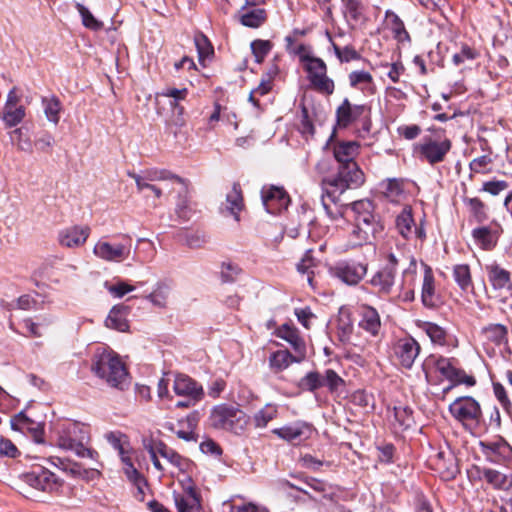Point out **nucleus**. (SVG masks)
I'll list each match as a JSON object with an SVG mask.
<instances>
[{
  "label": "nucleus",
  "mask_w": 512,
  "mask_h": 512,
  "mask_svg": "<svg viewBox=\"0 0 512 512\" xmlns=\"http://www.w3.org/2000/svg\"><path fill=\"white\" fill-rule=\"evenodd\" d=\"M475 242L483 249H492L497 242V236L487 227L475 228L472 232Z\"/></svg>",
  "instance_id": "obj_37"
},
{
  "label": "nucleus",
  "mask_w": 512,
  "mask_h": 512,
  "mask_svg": "<svg viewBox=\"0 0 512 512\" xmlns=\"http://www.w3.org/2000/svg\"><path fill=\"white\" fill-rule=\"evenodd\" d=\"M488 280L494 290L499 291L501 294H507L512 290V281L510 273L504 268L500 267L497 263H492L486 266Z\"/></svg>",
  "instance_id": "obj_24"
},
{
  "label": "nucleus",
  "mask_w": 512,
  "mask_h": 512,
  "mask_svg": "<svg viewBox=\"0 0 512 512\" xmlns=\"http://www.w3.org/2000/svg\"><path fill=\"white\" fill-rule=\"evenodd\" d=\"M23 132L17 128L10 133V138L13 144L22 151H31V143L28 139H22Z\"/></svg>",
  "instance_id": "obj_63"
},
{
  "label": "nucleus",
  "mask_w": 512,
  "mask_h": 512,
  "mask_svg": "<svg viewBox=\"0 0 512 512\" xmlns=\"http://www.w3.org/2000/svg\"><path fill=\"white\" fill-rule=\"evenodd\" d=\"M143 446L144 449L148 452L154 468L160 472H165L166 467L159 460L160 454L157 451L158 449H161V441H156L153 439H144Z\"/></svg>",
  "instance_id": "obj_39"
},
{
  "label": "nucleus",
  "mask_w": 512,
  "mask_h": 512,
  "mask_svg": "<svg viewBox=\"0 0 512 512\" xmlns=\"http://www.w3.org/2000/svg\"><path fill=\"white\" fill-rule=\"evenodd\" d=\"M123 473L125 474L128 481L132 484L141 488V485L145 483V480L141 473L135 468L134 464L128 466H122Z\"/></svg>",
  "instance_id": "obj_60"
},
{
  "label": "nucleus",
  "mask_w": 512,
  "mask_h": 512,
  "mask_svg": "<svg viewBox=\"0 0 512 512\" xmlns=\"http://www.w3.org/2000/svg\"><path fill=\"white\" fill-rule=\"evenodd\" d=\"M324 386H327L331 392L337 391L341 386L344 385V380L334 371L328 369L322 376Z\"/></svg>",
  "instance_id": "obj_57"
},
{
  "label": "nucleus",
  "mask_w": 512,
  "mask_h": 512,
  "mask_svg": "<svg viewBox=\"0 0 512 512\" xmlns=\"http://www.w3.org/2000/svg\"><path fill=\"white\" fill-rule=\"evenodd\" d=\"M360 145L356 141H342L333 145V154L340 163L336 176L322 181L323 193L336 202L348 189H354L364 183V173L354 161Z\"/></svg>",
  "instance_id": "obj_1"
},
{
  "label": "nucleus",
  "mask_w": 512,
  "mask_h": 512,
  "mask_svg": "<svg viewBox=\"0 0 512 512\" xmlns=\"http://www.w3.org/2000/svg\"><path fill=\"white\" fill-rule=\"evenodd\" d=\"M169 295V287L166 284L159 283L154 290L147 296L148 300L157 307H165Z\"/></svg>",
  "instance_id": "obj_46"
},
{
  "label": "nucleus",
  "mask_w": 512,
  "mask_h": 512,
  "mask_svg": "<svg viewBox=\"0 0 512 512\" xmlns=\"http://www.w3.org/2000/svg\"><path fill=\"white\" fill-rule=\"evenodd\" d=\"M386 19L390 25L392 32L395 34L397 38L402 39V36H407L404 23L397 14H395L392 11H387Z\"/></svg>",
  "instance_id": "obj_52"
},
{
  "label": "nucleus",
  "mask_w": 512,
  "mask_h": 512,
  "mask_svg": "<svg viewBox=\"0 0 512 512\" xmlns=\"http://www.w3.org/2000/svg\"><path fill=\"white\" fill-rule=\"evenodd\" d=\"M26 481L34 488L53 492L57 491L62 484L59 478L44 467H38L26 474Z\"/></svg>",
  "instance_id": "obj_15"
},
{
  "label": "nucleus",
  "mask_w": 512,
  "mask_h": 512,
  "mask_svg": "<svg viewBox=\"0 0 512 512\" xmlns=\"http://www.w3.org/2000/svg\"><path fill=\"white\" fill-rule=\"evenodd\" d=\"M363 106L352 105L348 99H344L336 111L337 122L342 127H347L363 113Z\"/></svg>",
  "instance_id": "obj_28"
},
{
  "label": "nucleus",
  "mask_w": 512,
  "mask_h": 512,
  "mask_svg": "<svg viewBox=\"0 0 512 512\" xmlns=\"http://www.w3.org/2000/svg\"><path fill=\"white\" fill-rule=\"evenodd\" d=\"M160 448L161 449H158L157 451L159 452L160 457L165 460L166 471L170 474V476H179L180 474L187 473L191 469L192 463L190 460L182 457L162 441Z\"/></svg>",
  "instance_id": "obj_14"
},
{
  "label": "nucleus",
  "mask_w": 512,
  "mask_h": 512,
  "mask_svg": "<svg viewBox=\"0 0 512 512\" xmlns=\"http://www.w3.org/2000/svg\"><path fill=\"white\" fill-rule=\"evenodd\" d=\"M382 186L384 195L393 202H398L404 194L403 181L401 180L388 179L383 182Z\"/></svg>",
  "instance_id": "obj_41"
},
{
  "label": "nucleus",
  "mask_w": 512,
  "mask_h": 512,
  "mask_svg": "<svg viewBox=\"0 0 512 512\" xmlns=\"http://www.w3.org/2000/svg\"><path fill=\"white\" fill-rule=\"evenodd\" d=\"M187 96V89H175L168 88L163 90L158 94V97H162L167 99L168 104L170 105L174 114L181 116L183 113V107L180 105V102L184 100Z\"/></svg>",
  "instance_id": "obj_32"
},
{
  "label": "nucleus",
  "mask_w": 512,
  "mask_h": 512,
  "mask_svg": "<svg viewBox=\"0 0 512 512\" xmlns=\"http://www.w3.org/2000/svg\"><path fill=\"white\" fill-rule=\"evenodd\" d=\"M436 370L453 384L447 387L444 392L450 390L453 386L464 384L466 386H474L476 380L472 375H468L465 371L454 366L453 362L447 358H439L435 363Z\"/></svg>",
  "instance_id": "obj_10"
},
{
  "label": "nucleus",
  "mask_w": 512,
  "mask_h": 512,
  "mask_svg": "<svg viewBox=\"0 0 512 512\" xmlns=\"http://www.w3.org/2000/svg\"><path fill=\"white\" fill-rule=\"evenodd\" d=\"M104 288L109 292L113 298H122L126 294L133 292L135 287L128 282L117 280L115 282L104 283Z\"/></svg>",
  "instance_id": "obj_43"
},
{
  "label": "nucleus",
  "mask_w": 512,
  "mask_h": 512,
  "mask_svg": "<svg viewBox=\"0 0 512 512\" xmlns=\"http://www.w3.org/2000/svg\"><path fill=\"white\" fill-rule=\"evenodd\" d=\"M76 8L81 16L82 24L92 31H99L103 28V23L96 19L88 8L77 3Z\"/></svg>",
  "instance_id": "obj_45"
},
{
  "label": "nucleus",
  "mask_w": 512,
  "mask_h": 512,
  "mask_svg": "<svg viewBox=\"0 0 512 512\" xmlns=\"http://www.w3.org/2000/svg\"><path fill=\"white\" fill-rule=\"evenodd\" d=\"M323 194L322 204L328 216L338 222L345 216L353 219V223L347 224L346 233L351 246H360L367 243L376 233L382 230V225L374 214V205L368 199L353 202L344 211L333 212L325 201Z\"/></svg>",
  "instance_id": "obj_2"
},
{
  "label": "nucleus",
  "mask_w": 512,
  "mask_h": 512,
  "mask_svg": "<svg viewBox=\"0 0 512 512\" xmlns=\"http://www.w3.org/2000/svg\"><path fill=\"white\" fill-rule=\"evenodd\" d=\"M307 78L314 90L324 95H331L334 92V81L327 75V66L325 62L318 58L310 60L305 64Z\"/></svg>",
  "instance_id": "obj_8"
},
{
  "label": "nucleus",
  "mask_w": 512,
  "mask_h": 512,
  "mask_svg": "<svg viewBox=\"0 0 512 512\" xmlns=\"http://www.w3.org/2000/svg\"><path fill=\"white\" fill-rule=\"evenodd\" d=\"M207 422L212 429L241 435L248 426L249 417L239 405L221 403L211 408Z\"/></svg>",
  "instance_id": "obj_5"
},
{
  "label": "nucleus",
  "mask_w": 512,
  "mask_h": 512,
  "mask_svg": "<svg viewBox=\"0 0 512 512\" xmlns=\"http://www.w3.org/2000/svg\"><path fill=\"white\" fill-rule=\"evenodd\" d=\"M272 432L280 439L292 442L295 440L310 438L313 433V429L311 425L297 421L295 423L276 428Z\"/></svg>",
  "instance_id": "obj_23"
},
{
  "label": "nucleus",
  "mask_w": 512,
  "mask_h": 512,
  "mask_svg": "<svg viewBox=\"0 0 512 512\" xmlns=\"http://www.w3.org/2000/svg\"><path fill=\"white\" fill-rule=\"evenodd\" d=\"M25 116V109L23 106L4 108L2 119L6 126L14 127L18 125Z\"/></svg>",
  "instance_id": "obj_47"
},
{
  "label": "nucleus",
  "mask_w": 512,
  "mask_h": 512,
  "mask_svg": "<svg viewBox=\"0 0 512 512\" xmlns=\"http://www.w3.org/2000/svg\"><path fill=\"white\" fill-rule=\"evenodd\" d=\"M345 15L353 21H359L363 17V6L357 0H344Z\"/></svg>",
  "instance_id": "obj_54"
},
{
  "label": "nucleus",
  "mask_w": 512,
  "mask_h": 512,
  "mask_svg": "<svg viewBox=\"0 0 512 512\" xmlns=\"http://www.w3.org/2000/svg\"><path fill=\"white\" fill-rule=\"evenodd\" d=\"M10 424L14 431L29 435L35 443H44V423L32 420L23 411L13 416Z\"/></svg>",
  "instance_id": "obj_11"
},
{
  "label": "nucleus",
  "mask_w": 512,
  "mask_h": 512,
  "mask_svg": "<svg viewBox=\"0 0 512 512\" xmlns=\"http://www.w3.org/2000/svg\"><path fill=\"white\" fill-rule=\"evenodd\" d=\"M173 390L175 394L183 397H193L194 399H202L203 388L192 378L179 374L175 377Z\"/></svg>",
  "instance_id": "obj_27"
},
{
  "label": "nucleus",
  "mask_w": 512,
  "mask_h": 512,
  "mask_svg": "<svg viewBox=\"0 0 512 512\" xmlns=\"http://www.w3.org/2000/svg\"><path fill=\"white\" fill-rule=\"evenodd\" d=\"M295 315L298 321L306 328L310 329L312 321L315 319V315L311 312L310 308L295 309Z\"/></svg>",
  "instance_id": "obj_64"
},
{
  "label": "nucleus",
  "mask_w": 512,
  "mask_h": 512,
  "mask_svg": "<svg viewBox=\"0 0 512 512\" xmlns=\"http://www.w3.org/2000/svg\"><path fill=\"white\" fill-rule=\"evenodd\" d=\"M480 452L490 462L509 464L512 462V448L502 437L480 441Z\"/></svg>",
  "instance_id": "obj_9"
},
{
  "label": "nucleus",
  "mask_w": 512,
  "mask_h": 512,
  "mask_svg": "<svg viewBox=\"0 0 512 512\" xmlns=\"http://www.w3.org/2000/svg\"><path fill=\"white\" fill-rule=\"evenodd\" d=\"M485 338L496 345H500L506 341L507 329L501 324H491L482 330Z\"/></svg>",
  "instance_id": "obj_40"
},
{
  "label": "nucleus",
  "mask_w": 512,
  "mask_h": 512,
  "mask_svg": "<svg viewBox=\"0 0 512 512\" xmlns=\"http://www.w3.org/2000/svg\"><path fill=\"white\" fill-rule=\"evenodd\" d=\"M261 194L263 205L267 212L271 214L280 213L285 210L290 203V198L282 187H264Z\"/></svg>",
  "instance_id": "obj_16"
},
{
  "label": "nucleus",
  "mask_w": 512,
  "mask_h": 512,
  "mask_svg": "<svg viewBox=\"0 0 512 512\" xmlns=\"http://www.w3.org/2000/svg\"><path fill=\"white\" fill-rule=\"evenodd\" d=\"M272 47L273 45L269 40H254L251 43V49L256 62L261 63L271 51Z\"/></svg>",
  "instance_id": "obj_51"
},
{
  "label": "nucleus",
  "mask_w": 512,
  "mask_h": 512,
  "mask_svg": "<svg viewBox=\"0 0 512 512\" xmlns=\"http://www.w3.org/2000/svg\"><path fill=\"white\" fill-rule=\"evenodd\" d=\"M393 416L394 423L397 424L398 428L401 430L409 428L413 422L412 412L407 407H395Z\"/></svg>",
  "instance_id": "obj_49"
},
{
  "label": "nucleus",
  "mask_w": 512,
  "mask_h": 512,
  "mask_svg": "<svg viewBox=\"0 0 512 512\" xmlns=\"http://www.w3.org/2000/svg\"><path fill=\"white\" fill-rule=\"evenodd\" d=\"M313 266L314 260L310 252H307L301 261L297 264L298 272L306 276V281L311 287H314V273L311 270Z\"/></svg>",
  "instance_id": "obj_50"
},
{
  "label": "nucleus",
  "mask_w": 512,
  "mask_h": 512,
  "mask_svg": "<svg viewBox=\"0 0 512 512\" xmlns=\"http://www.w3.org/2000/svg\"><path fill=\"white\" fill-rule=\"evenodd\" d=\"M278 414L276 405L266 404L253 415V422L256 428H265L270 421L275 419Z\"/></svg>",
  "instance_id": "obj_38"
},
{
  "label": "nucleus",
  "mask_w": 512,
  "mask_h": 512,
  "mask_svg": "<svg viewBox=\"0 0 512 512\" xmlns=\"http://www.w3.org/2000/svg\"><path fill=\"white\" fill-rule=\"evenodd\" d=\"M423 330L429 336L432 342L442 344L445 340V331L440 326L434 323H424Z\"/></svg>",
  "instance_id": "obj_56"
},
{
  "label": "nucleus",
  "mask_w": 512,
  "mask_h": 512,
  "mask_svg": "<svg viewBox=\"0 0 512 512\" xmlns=\"http://www.w3.org/2000/svg\"><path fill=\"white\" fill-rule=\"evenodd\" d=\"M478 473L480 479L486 481L494 488L506 489L510 485L507 476L497 470L484 468L478 470Z\"/></svg>",
  "instance_id": "obj_35"
},
{
  "label": "nucleus",
  "mask_w": 512,
  "mask_h": 512,
  "mask_svg": "<svg viewBox=\"0 0 512 512\" xmlns=\"http://www.w3.org/2000/svg\"><path fill=\"white\" fill-rule=\"evenodd\" d=\"M421 266L424 273L421 289L422 303L426 307L433 308L438 304L439 301V297L435 289V279L432 269L428 265L422 263Z\"/></svg>",
  "instance_id": "obj_26"
},
{
  "label": "nucleus",
  "mask_w": 512,
  "mask_h": 512,
  "mask_svg": "<svg viewBox=\"0 0 512 512\" xmlns=\"http://www.w3.org/2000/svg\"><path fill=\"white\" fill-rule=\"evenodd\" d=\"M477 57V52L469 47L468 45H463L461 50L458 53L453 55V63L455 65H460L467 60H473Z\"/></svg>",
  "instance_id": "obj_59"
},
{
  "label": "nucleus",
  "mask_w": 512,
  "mask_h": 512,
  "mask_svg": "<svg viewBox=\"0 0 512 512\" xmlns=\"http://www.w3.org/2000/svg\"><path fill=\"white\" fill-rule=\"evenodd\" d=\"M508 188V183L502 180L488 181L483 184L482 190L496 196Z\"/></svg>",
  "instance_id": "obj_62"
},
{
  "label": "nucleus",
  "mask_w": 512,
  "mask_h": 512,
  "mask_svg": "<svg viewBox=\"0 0 512 512\" xmlns=\"http://www.w3.org/2000/svg\"><path fill=\"white\" fill-rule=\"evenodd\" d=\"M198 422V415L196 412L189 414L183 421L180 422L181 425H186L185 429H180L176 432L177 436L185 441H192L195 439L194 429Z\"/></svg>",
  "instance_id": "obj_44"
},
{
  "label": "nucleus",
  "mask_w": 512,
  "mask_h": 512,
  "mask_svg": "<svg viewBox=\"0 0 512 512\" xmlns=\"http://www.w3.org/2000/svg\"><path fill=\"white\" fill-rule=\"evenodd\" d=\"M449 412L465 427L472 429L480 423L482 410L480 404L470 396L459 397L449 405Z\"/></svg>",
  "instance_id": "obj_7"
},
{
  "label": "nucleus",
  "mask_w": 512,
  "mask_h": 512,
  "mask_svg": "<svg viewBox=\"0 0 512 512\" xmlns=\"http://www.w3.org/2000/svg\"><path fill=\"white\" fill-rule=\"evenodd\" d=\"M275 335L290 344L294 353L296 354V363H300L306 358V343L299 335L296 327L290 324H283L279 326Z\"/></svg>",
  "instance_id": "obj_19"
},
{
  "label": "nucleus",
  "mask_w": 512,
  "mask_h": 512,
  "mask_svg": "<svg viewBox=\"0 0 512 512\" xmlns=\"http://www.w3.org/2000/svg\"><path fill=\"white\" fill-rule=\"evenodd\" d=\"M333 50L337 56V58L340 60V62H349L355 59L359 58V54L356 52V50L352 46H345L341 48L336 43L332 42Z\"/></svg>",
  "instance_id": "obj_55"
},
{
  "label": "nucleus",
  "mask_w": 512,
  "mask_h": 512,
  "mask_svg": "<svg viewBox=\"0 0 512 512\" xmlns=\"http://www.w3.org/2000/svg\"><path fill=\"white\" fill-rule=\"evenodd\" d=\"M453 277L463 291H466L472 285L470 268L466 264L456 265L453 269Z\"/></svg>",
  "instance_id": "obj_42"
},
{
  "label": "nucleus",
  "mask_w": 512,
  "mask_h": 512,
  "mask_svg": "<svg viewBox=\"0 0 512 512\" xmlns=\"http://www.w3.org/2000/svg\"><path fill=\"white\" fill-rule=\"evenodd\" d=\"M226 209L239 221L238 213L243 208L242 191L238 184H233L230 191L226 194Z\"/></svg>",
  "instance_id": "obj_34"
},
{
  "label": "nucleus",
  "mask_w": 512,
  "mask_h": 512,
  "mask_svg": "<svg viewBox=\"0 0 512 512\" xmlns=\"http://www.w3.org/2000/svg\"><path fill=\"white\" fill-rule=\"evenodd\" d=\"M307 484L312 490L322 493L324 498L329 500L334 499L335 489L332 486L327 485L318 479H312Z\"/></svg>",
  "instance_id": "obj_58"
},
{
  "label": "nucleus",
  "mask_w": 512,
  "mask_h": 512,
  "mask_svg": "<svg viewBox=\"0 0 512 512\" xmlns=\"http://www.w3.org/2000/svg\"><path fill=\"white\" fill-rule=\"evenodd\" d=\"M238 19L243 26L255 29L265 23L267 13L265 9L256 7L253 0H245V4L238 12Z\"/></svg>",
  "instance_id": "obj_21"
},
{
  "label": "nucleus",
  "mask_w": 512,
  "mask_h": 512,
  "mask_svg": "<svg viewBox=\"0 0 512 512\" xmlns=\"http://www.w3.org/2000/svg\"><path fill=\"white\" fill-rule=\"evenodd\" d=\"M89 443L88 425L76 420H66V454L69 453L78 458L95 459L98 453L90 449ZM66 473L86 480H94L100 476L97 469H84L79 463L70 460L69 455H66Z\"/></svg>",
  "instance_id": "obj_3"
},
{
  "label": "nucleus",
  "mask_w": 512,
  "mask_h": 512,
  "mask_svg": "<svg viewBox=\"0 0 512 512\" xmlns=\"http://www.w3.org/2000/svg\"><path fill=\"white\" fill-rule=\"evenodd\" d=\"M182 482L184 493L174 494V501L178 512H200L201 504L191 479L187 476Z\"/></svg>",
  "instance_id": "obj_20"
},
{
  "label": "nucleus",
  "mask_w": 512,
  "mask_h": 512,
  "mask_svg": "<svg viewBox=\"0 0 512 512\" xmlns=\"http://www.w3.org/2000/svg\"><path fill=\"white\" fill-rule=\"evenodd\" d=\"M370 284L381 295L391 294L396 284V273L393 271V267H382L372 276Z\"/></svg>",
  "instance_id": "obj_25"
},
{
  "label": "nucleus",
  "mask_w": 512,
  "mask_h": 512,
  "mask_svg": "<svg viewBox=\"0 0 512 512\" xmlns=\"http://www.w3.org/2000/svg\"><path fill=\"white\" fill-rule=\"evenodd\" d=\"M91 371L109 386L124 390L129 384V374L120 356L109 347H98L92 357Z\"/></svg>",
  "instance_id": "obj_4"
},
{
  "label": "nucleus",
  "mask_w": 512,
  "mask_h": 512,
  "mask_svg": "<svg viewBox=\"0 0 512 512\" xmlns=\"http://www.w3.org/2000/svg\"><path fill=\"white\" fill-rule=\"evenodd\" d=\"M492 159L488 155H482L473 159L470 162V169L475 173H486L488 172V166L491 164Z\"/></svg>",
  "instance_id": "obj_61"
},
{
  "label": "nucleus",
  "mask_w": 512,
  "mask_h": 512,
  "mask_svg": "<svg viewBox=\"0 0 512 512\" xmlns=\"http://www.w3.org/2000/svg\"><path fill=\"white\" fill-rule=\"evenodd\" d=\"M332 276L348 285L358 284L367 273V265L356 262L338 263L330 269Z\"/></svg>",
  "instance_id": "obj_13"
},
{
  "label": "nucleus",
  "mask_w": 512,
  "mask_h": 512,
  "mask_svg": "<svg viewBox=\"0 0 512 512\" xmlns=\"http://www.w3.org/2000/svg\"><path fill=\"white\" fill-rule=\"evenodd\" d=\"M359 326L371 335H377L381 322L376 309L370 306H362Z\"/></svg>",
  "instance_id": "obj_31"
},
{
  "label": "nucleus",
  "mask_w": 512,
  "mask_h": 512,
  "mask_svg": "<svg viewBox=\"0 0 512 512\" xmlns=\"http://www.w3.org/2000/svg\"><path fill=\"white\" fill-rule=\"evenodd\" d=\"M128 308L122 305L114 306L106 320L105 324L108 328L115 329L120 332L127 331L129 324L127 321Z\"/></svg>",
  "instance_id": "obj_29"
},
{
  "label": "nucleus",
  "mask_w": 512,
  "mask_h": 512,
  "mask_svg": "<svg viewBox=\"0 0 512 512\" xmlns=\"http://www.w3.org/2000/svg\"><path fill=\"white\" fill-rule=\"evenodd\" d=\"M93 253L99 259L107 262H122L128 258L130 249L121 243L112 244L105 240H99L94 245Z\"/></svg>",
  "instance_id": "obj_17"
},
{
  "label": "nucleus",
  "mask_w": 512,
  "mask_h": 512,
  "mask_svg": "<svg viewBox=\"0 0 512 512\" xmlns=\"http://www.w3.org/2000/svg\"><path fill=\"white\" fill-rule=\"evenodd\" d=\"M396 228L400 235L405 239H424L425 231L421 225H417L412 215L410 206H405L396 217Z\"/></svg>",
  "instance_id": "obj_18"
},
{
  "label": "nucleus",
  "mask_w": 512,
  "mask_h": 512,
  "mask_svg": "<svg viewBox=\"0 0 512 512\" xmlns=\"http://www.w3.org/2000/svg\"><path fill=\"white\" fill-rule=\"evenodd\" d=\"M419 352V344L411 337L398 340L394 347L395 357L404 368L412 367Z\"/></svg>",
  "instance_id": "obj_22"
},
{
  "label": "nucleus",
  "mask_w": 512,
  "mask_h": 512,
  "mask_svg": "<svg viewBox=\"0 0 512 512\" xmlns=\"http://www.w3.org/2000/svg\"><path fill=\"white\" fill-rule=\"evenodd\" d=\"M450 149L451 142L448 139L437 141L432 138H427L418 145L421 158L425 159L430 164L442 162Z\"/></svg>",
  "instance_id": "obj_12"
},
{
  "label": "nucleus",
  "mask_w": 512,
  "mask_h": 512,
  "mask_svg": "<svg viewBox=\"0 0 512 512\" xmlns=\"http://www.w3.org/2000/svg\"><path fill=\"white\" fill-rule=\"evenodd\" d=\"M90 227L88 225H73L66 231V247L78 248L83 246L89 235Z\"/></svg>",
  "instance_id": "obj_30"
},
{
  "label": "nucleus",
  "mask_w": 512,
  "mask_h": 512,
  "mask_svg": "<svg viewBox=\"0 0 512 512\" xmlns=\"http://www.w3.org/2000/svg\"><path fill=\"white\" fill-rule=\"evenodd\" d=\"M348 78L351 87L373 92V78L369 72L363 70L353 71L349 74Z\"/></svg>",
  "instance_id": "obj_36"
},
{
  "label": "nucleus",
  "mask_w": 512,
  "mask_h": 512,
  "mask_svg": "<svg viewBox=\"0 0 512 512\" xmlns=\"http://www.w3.org/2000/svg\"><path fill=\"white\" fill-rule=\"evenodd\" d=\"M128 176L135 181L138 192H151L155 198H160L163 195V190L156 184L157 182L170 184L173 189L177 186L179 193L185 192L187 188L182 178L166 169L149 168L140 173L128 172Z\"/></svg>",
  "instance_id": "obj_6"
},
{
  "label": "nucleus",
  "mask_w": 512,
  "mask_h": 512,
  "mask_svg": "<svg viewBox=\"0 0 512 512\" xmlns=\"http://www.w3.org/2000/svg\"><path fill=\"white\" fill-rule=\"evenodd\" d=\"M303 389L308 391H314L324 386L322 376L317 372H309L305 377L301 379L300 383Z\"/></svg>",
  "instance_id": "obj_53"
},
{
  "label": "nucleus",
  "mask_w": 512,
  "mask_h": 512,
  "mask_svg": "<svg viewBox=\"0 0 512 512\" xmlns=\"http://www.w3.org/2000/svg\"><path fill=\"white\" fill-rule=\"evenodd\" d=\"M294 362L296 363V354H291L288 350H278L269 357V365L274 372H281Z\"/></svg>",
  "instance_id": "obj_33"
},
{
  "label": "nucleus",
  "mask_w": 512,
  "mask_h": 512,
  "mask_svg": "<svg viewBox=\"0 0 512 512\" xmlns=\"http://www.w3.org/2000/svg\"><path fill=\"white\" fill-rule=\"evenodd\" d=\"M44 112L49 121L57 123L59 121V112L61 109V102L58 98L52 96L43 99Z\"/></svg>",
  "instance_id": "obj_48"
}]
</instances>
